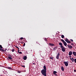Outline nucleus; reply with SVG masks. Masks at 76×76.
Masks as SVG:
<instances>
[{
    "label": "nucleus",
    "mask_w": 76,
    "mask_h": 76,
    "mask_svg": "<svg viewBox=\"0 0 76 76\" xmlns=\"http://www.w3.org/2000/svg\"><path fill=\"white\" fill-rule=\"evenodd\" d=\"M22 67H25V66H23V65H21Z\"/></svg>",
    "instance_id": "473e14b6"
},
{
    "label": "nucleus",
    "mask_w": 76,
    "mask_h": 76,
    "mask_svg": "<svg viewBox=\"0 0 76 76\" xmlns=\"http://www.w3.org/2000/svg\"><path fill=\"white\" fill-rule=\"evenodd\" d=\"M15 47L16 48H18V50H19V48L18 47L16 46H15Z\"/></svg>",
    "instance_id": "b1692460"
},
{
    "label": "nucleus",
    "mask_w": 76,
    "mask_h": 76,
    "mask_svg": "<svg viewBox=\"0 0 76 76\" xmlns=\"http://www.w3.org/2000/svg\"><path fill=\"white\" fill-rule=\"evenodd\" d=\"M8 69H10V70H12V68L11 67H8Z\"/></svg>",
    "instance_id": "6ab92c4d"
},
{
    "label": "nucleus",
    "mask_w": 76,
    "mask_h": 76,
    "mask_svg": "<svg viewBox=\"0 0 76 76\" xmlns=\"http://www.w3.org/2000/svg\"><path fill=\"white\" fill-rule=\"evenodd\" d=\"M74 61H75V63H76V58L75 59Z\"/></svg>",
    "instance_id": "bb28decb"
},
{
    "label": "nucleus",
    "mask_w": 76,
    "mask_h": 76,
    "mask_svg": "<svg viewBox=\"0 0 76 76\" xmlns=\"http://www.w3.org/2000/svg\"><path fill=\"white\" fill-rule=\"evenodd\" d=\"M23 58L24 60H26V59H27V57H26V56H25L24 57H23Z\"/></svg>",
    "instance_id": "9b49d317"
},
{
    "label": "nucleus",
    "mask_w": 76,
    "mask_h": 76,
    "mask_svg": "<svg viewBox=\"0 0 76 76\" xmlns=\"http://www.w3.org/2000/svg\"><path fill=\"white\" fill-rule=\"evenodd\" d=\"M61 69L62 71H64V67H63V66L61 67Z\"/></svg>",
    "instance_id": "dca6fc26"
},
{
    "label": "nucleus",
    "mask_w": 76,
    "mask_h": 76,
    "mask_svg": "<svg viewBox=\"0 0 76 76\" xmlns=\"http://www.w3.org/2000/svg\"><path fill=\"white\" fill-rule=\"evenodd\" d=\"M7 60H9V58H7Z\"/></svg>",
    "instance_id": "72a5a7b5"
},
{
    "label": "nucleus",
    "mask_w": 76,
    "mask_h": 76,
    "mask_svg": "<svg viewBox=\"0 0 76 76\" xmlns=\"http://www.w3.org/2000/svg\"><path fill=\"white\" fill-rule=\"evenodd\" d=\"M53 75H55V74H56V73H57V72L56 71H54L53 72Z\"/></svg>",
    "instance_id": "f3484780"
},
{
    "label": "nucleus",
    "mask_w": 76,
    "mask_h": 76,
    "mask_svg": "<svg viewBox=\"0 0 76 76\" xmlns=\"http://www.w3.org/2000/svg\"><path fill=\"white\" fill-rule=\"evenodd\" d=\"M59 56H60V53H58L56 57V59H58L59 58Z\"/></svg>",
    "instance_id": "423d86ee"
},
{
    "label": "nucleus",
    "mask_w": 76,
    "mask_h": 76,
    "mask_svg": "<svg viewBox=\"0 0 76 76\" xmlns=\"http://www.w3.org/2000/svg\"><path fill=\"white\" fill-rule=\"evenodd\" d=\"M50 59H51V60H53V57H50Z\"/></svg>",
    "instance_id": "c85d7f7f"
},
{
    "label": "nucleus",
    "mask_w": 76,
    "mask_h": 76,
    "mask_svg": "<svg viewBox=\"0 0 76 76\" xmlns=\"http://www.w3.org/2000/svg\"><path fill=\"white\" fill-rule=\"evenodd\" d=\"M72 46L73 47H74V46H75V45H74V44H73V45H72Z\"/></svg>",
    "instance_id": "ea45409f"
},
{
    "label": "nucleus",
    "mask_w": 76,
    "mask_h": 76,
    "mask_svg": "<svg viewBox=\"0 0 76 76\" xmlns=\"http://www.w3.org/2000/svg\"><path fill=\"white\" fill-rule=\"evenodd\" d=\"M41 73L43 76H47V70L42 69L41 71Z\"/></svg>",
    "instance_id": "f257e3e1"
},
{
    "label": "nucleus",
    "mask_w": 76,
    "mask_h": 76,
    "mask_svg": "<svg viewBox=\"0 0 76 76\" xmlns=\"http://www.w3.org/2000/svg\"><path fill=\"white\" fill-rule=\"evenodd\" d=\"M59 45H61H61H63V44L61 42H59Z\"/></svg>",
    "instance_id": "a211bd4d"
},
{
    "label": "nucleus",
    "mask_w": 76,
    "mask_h": 76,
    "mask_svg": "<svg viewBox=\"0 0 76 76\" xmlns=\"http://www.w3.org/2000/svg\"><path fill=\"white\" fill-rule=\"evenodd\" d=\"M74 72H76V70H74Z\"/></svg>",
    "instance_id": "c9c22d12"
},
{
    "label": "nucleus",
    "mask_w": 76,
    "mask_h": 76,
    "mask_svg": "<svg viewBox=\"0 0 76 76\" xmlns=\"http://www.w3.org/2000/svg\"><path fill=\"white\" fill-rule=\"evenodd\" d=\"M69 57L71 58V57H72V56H70Z\"/></svg>",
    "instance_id": "79ce46f5"
},
{
    "label": "nucleus",
    "mask_w": 76,
    "mask_h": 76,
    "mask_svg": "<svg viewBox=\"0 0 76 76\" xmlns=\"http://www.w3.org/2000/svg\"><path fill=\"white\" fill-rule=\"evenodd\" d=\"M67 46L68 47V48H73V47L71 45H69V44L67 45Z\"/></svg>",
    "instance_id": "0eeeda50"
},
{
    "label": "nucleus",
    "mask_w": 76,
    "mask_h": 76,
    "mask_svg": "<svg viewBox=\"0 0 76 76\" xmlns=\"http://www.w3.org/2000/svg\"><path fill=\"white\" fill-rule=\"evenodd\" d=\"M23 47H25V43H24V44H23Z\"/></svg>",
    "instance_id": "cd10ccee"
},
{
    "label": "nucleus",
    "mask_w": 76,
    "mask_h": 76,
    "mask_svg": "<svg viewBox=\"0 0 76 76\" xmlns=\"http://www.w3.org/2000/svg\"><path fill=\"white\" fill-rule=\"evenodd\" d=\"M61 37L62 38H64V35H62L61 36Z\"/></svg>",
    "instance_id": "aec40b11"
},
{
    "label": "nucleus",
    "mask_w": 76,
    "mask_h": 76,
    "mask_svg": "<svg viewBox=\"0 0 76 76\" xmlns=\"http://www.w3.org/2000/svg\"><path fill=\"white\" fill-rule=\"evenodd\" d=\"M70 40L72 41V42H73V40L72 39H70Z\"/></svg>",
    "instance_id": "c756f323"
},
{
    "label": "nucleus",
    "mask_w": 76,
    "mask_h": 76,
    "mask_svg": "<svg viewBox=\"0 0 76 76\" xmlns=\"http://www.w3.org/2000/svg\"><path fill=\"white\" fill-rule=\"evenodd\" d=\"M23 37H21L20 38V39H23Z\"/></svg>",
    "instance_id": "7c9ffc66"
},
{
    "label": "nucleus",
    "mask_w": 76,
    "mask_h": 76,
    "mask_svg": "<svg viewBox=\"0 0 76 76\" xmlns=\"http://www.w3.org/2000/svg\"><path fill=\"white\" fill-rule=\"evenodd\" d=\"M60 47L61 48H64V47H63V46L61 45L60 46Z\"/></svg>",
    "instance_id": "5701e85b"
},
{
    "label": "nucleus",
    "mask_w": 76,
    "mask_h": 76,
    "mask_svg": "<svg viewBox=\"0 0 76 76\" xmlns=\"http://www.w3.org/2000/svg\"><path fill=\"white\" fill-rule=\"evenodd\" d=\"M18 73H21V72L18 71Z\"/></svg>",
    "instance_id": "f704fd0d"
},
{
    "label": "nucleus",
    "mask_w": 76,
    "mask_h": 76,
    "mask_svg": "<svg viewBox=\"0 0 76 76\" xmlns=\"http://www.w3.org/2000/svg\"><path fill=\"white\" fill-rule=\"evenodd\" d=\"M56 49H57V47H56L53 49V50H54V51H55V50H56Z\"/></svg>",
    "instance_id": "4be33fe9"
},
{
    "label": "nucleus",
    "mask_w": 76,
    "mask_h": 76,
    "mask_svg": "<svg viewBox=\"0 0 76 76\" xmlns=\"http://www.w3.org/2000/svg\"><path fill=\"white\" fill-rule=\"evenodd\" d=\"M33 64H34V65H35V63H33Z\"/></svg>",
    "instance_id": "58836bf2"
},
{
    "label": "nucleus",
    "mask_w": 76,
    "mask_h": 76,
    "mask_svg": "<svg viewBox=\"0 0 76 76\" xmlns=\"http://www.w3.org/2000/svg\"><path fill=\"white\" fill-rule=\"evenodd\" d=\"M49 45H50V46H54V44L53 43H49Z\"/></svg>",
    "instance_id": "4468645a"
},
{
    "label": "nucleus",
    "mask_w": 76,
    "mask_h": 76,
    "mask_svg": "<svg viewBox=\"0 0 76 76\" xmlns=\"http://www.w3.org/2000/svg\"><path fill=\"white\" fill-rule=\"evenodd\" d=\"M61 50L63 52H65V51H66V50L65 49V48L64 47L62 48Z\"/></svg>",
    "instance_id": "6e6552de"
},
{
    "label": "nucleus",
    "mask_w": 76,
    "mask_h": 76,
    "mask_svg": "<svg viewBox=\"0 0 76 76\" xmlns=\"http://www.w3.org/2000/svg\"><path fill=\"white\" fill-rule=\"evenodd\" d=\"M45 41H47V38H45Z\"/></svg>",
    "instance_id": "393cba45"
},
{
    "label": "nucleus",
    "mask_w": 76,
    "mask_h": 76,
    "mask_svg": "<svg viewBox=\"0 0 76 76\" xmlns=\"http://www.w3.org/2000/svg\"><path fill=\"white\" fill-rule=\"evenodd\" d=\"M39 45H40L39 44Z\"/></svg>",
    "instance_id": "c03bdc74"
},
{
    "label": "nucleus",
    "mask_w": 76,
    "mask_h": 76,
    "mask_svg": "<svg viewBox=\"0 0 76 76\" xmlns=\"http://www.w3.org/2000/svg\"><path fill=\"white\" fill-rule=\"evenodd\" d=\"M70 60L72 61V62H74V61H75L73 58H70Z\"/></svg>",
    "instance_id": "ddd939ff"
},
{
    "label": "nucleus",
    "mask_w": 76,
    "mask_h": 76,
    "mask_svg": "<svg viewBox=\"0 0 76 76\" xmlns=\"http://www.w3.org/2000/svg\"><path fill=\"white\" fill-rule=\"evenodd\" d=\"M18 53H19V54H22V52H18Z\"/></svg>",
    "instance_id": "2f4dec72"
},
{
    "label": "nucleus",
    "mask_w": 76,
    "mask_h": 76,
    "mask_svg": "<svg viewBox=\"0 0 76 76\" xmlns=\"http://www.w3.org/2000/svg\"><path fill=\"white\" fill-rule=\"evenodd\" d=\"M14 51H15V50L12 49V52H14Z\"/></svg>",
    "instance_id": "a878e982"
},
{
    "label": "nucleus",
    "mask_w": 76,
    "mask_h": 76,
    "mask_svg": "<svg viewBox=\"0 0 76 76\" xmlns=\"http://www.w3.org/2000/svg\"><path fill=\"white\" fill-rule=\"evenodd\" d=\"M0 48L2 49L3 48V47H2V46L1 45H0Z\"/></svg>",
    "instance_id": "412c9836"
},
{
    "label": "nucleus",
    "mask_w": 76,
    "mask_h": 76,
    "mask_svg": "<svg viewBox=\"0 0 76 76\" xmlns=\"http://www.w3.org/2000/svg\"><path fill=\"white\" fill-rule=\"evenodd\" d=\"M61 41H62L63 43H64V45H65V46H67V43L65 42V41H64V40L63 39H61Z\"/></svg>",
    "instance_id": "f03ea898"
},
{
    "label": "nucleus",
    "mask_w": 76,
    "mask_h": 76,
    "mask_svg": "<svg viewBox=\"0 0 76 76\" xmlns=\"http://www.w3.org/2000/svg\"><path fill=\"white\" fill-rule=\"evenodd\" d=\"M0 51H3V52H4L5 51H6V50H4L3 49H1V48H0Z\"/></svg>",
    "instance_id": "1a4fd4ad"
},
{
    "label": "nucleus",
    "mask_w": 76,
    "mask_h": 76,
    "mask_svg": "<svg viewBox=\"0 0 76 76\" xmlns=\"http://www.w3.org/2000/svg\"><path fill=\"white\" fill-rule=\"evenodd\" d=\"M6 50H7V49H5V50H6Z\"/></svg>",
    "instance_id": "37998d69"
},
{
    "label": "nucleus",
    "mask_w": 76,
    "mask_h": 76,
    "mask_svg": "<svg viewBox=\"0 0 76 76\" xmlns=\"http://www.w3.org/2000/svg\"><path fill=\"white\" fill-rule=\"evenodd\" d=\"M55 75L56 76H57V75L55 74Z\"/></svg>",
    "instance_id": "a19ab883"
},
{
    "label": "nucleus",
    "mask_w": 76,
    "mask_h": 76,
    "mask_svg": "<svg viewBox=\"0 0 76 76\" xmlns=\"http://www.w3.org/2000/svg\"><path fill=\"white\" fill-rule=\"evenodd\" d=\"M64 63L65 65V66H66V67H67L69 65V64H68V63L67 62H65L64 61Z\"/></svg>",
    "instance_id": "39448f33"
},
{
    "label": "nucleus",
    "mask_w": 76,
    "mask_h": 76,
    "mask_svg": "<svg viewBox=\"0 0 76 76\" xmlns=\"http://www.w3.org/2000/svg\"><path fill=\"white\" fill-rule=\"evenodd\" d=\"M19 51H20V50H19V49H18V53H19Z\"/></svg>",
    "instance_id": "4c0bfd02"
},
{
    "label": "nucleus",
    "mask_w": 76,
    "mask_h": 76,
    "mask_svg": "<svg viewBox=\"0 0 76 76\" xmlns=\"http://www.w3.org/2000/svg\"><path fill=\"white\" fill-rule=\"evenodd\" d=\"M8 58L9 60H12V56L10 54L8 55Z\"/></svg>",
    "instance_id": "7ed1b4c3"
},
{
    "label": "nucleus",
    "mask_w": 76,
    "mask_h": 76,
    "mask_svg": "<svg viewBox=\"0 0 76 76\" xmlns=\"http://www.w3.org/2000/svg\"><path fill=\"white\" fill-rule=\"evenodd\" d=\"M74 44H73V43H71V45H73Z\"/></svg>",
    "instance_id": "e433bc0d"
},
{
    "label": "nucleus",
    "mask_w": 76,
    "mask_h": 76,
    "mask_svg": "<svg viewBox=\"0 0 76 76\" xmlns=\"http://www.w3.org/2000/svg\"><path fill=\"white\" fill-rule=\"evenodd\" d=\"M65 41L66 42L68 43L69 44H70V43L71 42L70 41H69V40L67 38H66V39H65Z\"/></svg>",
    "instance_id": "20e7f679"
},
{
    "label": "nucleus",
    "mask_w": 76,
    "mask_h": 76,
    "mask_svg": "<svg viewBox=\"0 0 76 76\" xmlns=\"http://www.w3.org/2000/svg\"><path fill=\"white\" fill-rule=\"evenodd\" d=\"M72 52L70 51L69 52V56H71V55H72Z\"/></svg>",
    "instance_id": "f8f14e48"
},
{
    "label": "nucleus",
    "mask_w": 76,
    "mask_h": 76,
    "mask_svg": "<svg viewBox=\"0 0 76 76\" xmlns=\"http://www.w3.org/2000/svg\"><path fill=\"white\" fill-rule=\"evenodd\" d=\"M73 54L75 56H76V52H73Z\"/></svg>",
    "instance_id": "2eb2a0df"
},
{
    "label": "nucleus",
    "mask_w": 76,
    "mask_h": 76,
    "mask_svg": "<svg viewBox=\"0 0 76 76\" xmlns=\"http://www.w3.org/2000/svg\"><path fill=\"white\" fill-rule=\"evenodd\" d=\"M43 69L42 70H47V68L46 67V66L44 65L43 66Z\"/></svg>",
    "instance_id": "9d476101"
}]
</instances>
